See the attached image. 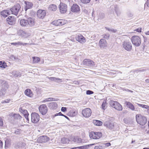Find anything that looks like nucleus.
Segmentation results:
<instances>
[{
    "label": "nucleus",
    "instance_id": "5701e85b",
    "mask_svg": "<svg viewBox=\"0 0 149 149\" xmlns=\"http://www.w3.org/2000/svg\"><path fill=\"white\" fill-rule=\"evenodd\" d=\"M10 13V10H6L2 11L0 13L1 15L4 17L8 16Z\"/></svg>",
    "mask_w": 149,
    "mask_h": 149
},
{
    "label": "nucleus",
    "instance_id": "a18cd8bd",
    "mask_svg": "<svg viewBox=\"0 0 149 149\" xmlns=\"http://www.w3.org/2000/svg\"><path fill=\"white\" fill-rule=\"evenodd\" d=\"M106 105V102L104 101L103 102L102 105V108L104 110L105 109V106Z\"/></svg>",
    "mask_w": 149,
    "mask_h": 149
},
{
    "label": "nucleus",
    "instance_id": "603ef678",
    "mask_svg": "<svg viewBox=\"0 0 149 149\" xmlns=\"http://www.w3.org/2000/svg\"><path fill=\"white\" fill-rule=\"evenodd\" d=\"M28 113H27L26 114H25L24 115V116L25 117V118L26 119V120L28 121H29V119L28 118V115H29Z\"/></svg>",
    "mask_w": 149,
    "mask_h": 149
},
{
    "label": "nucleus",
    "instance_id": "412c9836",
    "mask_svg": "<svg viewBox=\"0 0 149 149\" xmlns=\"http://www.w3.org/2000/svg\"><path fill=\"white\" fill-rule=\"evenodd\" d=\"M6 20L8 23L10 25L14 24L16 21V19L14 17L12 16H9Z\"/></svg>",
    "mask_w": 149,
    "mask_h": 149
},
{
    "label": "nucleus",
    "instance_id": "c9c22d12",
    "mask_svg": "<svg viewBox=\"0 0 149 149\" xmlns=\"http://www.w3.org/2000/svg\"><path fill=\"white\" fill-rule=\"evenodd\" d=\"M95 133L96 134V135H95L96 139H100L102 135V133L101 132H95Z\"/></svg>",
    "mask_w": 149,
    "mask_h": 149
},
{
    "label": "nucleus",
    "instance_id": "0eeeda50",
    "mask_svg": "<svg viewBox=\"0 0 149 149\" xmlns=\"http://www.w3.org/2000/svg\"><path fill=\"white\" fill-rule=\"evenodd\" d=\"M82 113L84 117L88 118L91 116L92 111L89 108H86L82 110Z\"/></svg>",
    "mask_w": 149,
    "mask_h": 149
},
{
    "label": "nucleus",
    "instance_id": "6e6d98bb",
    "mask_svg": "<svg viewBox=\"0 0 149 149\" xmlns=\"http://www.w3.org/2000/svg\"><path fill=\"white\" fill-rule=\"evenodd\" d=\"M3 125V122L2 118L0 117V126Z\"/></svg>",
    "mask_w": 149,
    "mask_h": 149
},
{
    "label": "nucleus",
    "instance_id": "bb28decb",
    "mask_svg": "<svg viewBox=\"0 0 149 149\" xmlns=\"http://www.w3.org/2000/svg\"><path fill=\"white\" fill-rule=\"evenodd\" d=\"M25 3L26 4L25 8L26 11L28 9L31 8L32 7L33 4L32 3L28 1H25Z\"/></svg>",
    "mask_w": 149,
    "mask_h": 149
},
{
    "label": "nucleus",
    "instance_id": "2f4dec72",
    "mask_svg": "<svg viewBox=\"0 0 149 149\" xmlns=\"http://www.w3.org/2000/svg\"><path fill=\"white\" fill-rule=\"evenodd\" d=\"M57 8V6L55 4L50 5L49 7V9L50 10L55 11Z\"/></svg>",
    "mask_w": 149,
    "mask_h": 149
},
{
    "label": "nucleus",
    "instance_id": "0e129e2a",
    "mask_svg": "<svg viewBox=\"0 0 149 149\" xmlns=\"http://www.w3.org/2000/svg\"><path fill=\"white\" fill-rule=\"evenodd\" d=\"M11 58L15 60L17 59L13 55H11Z\"/></svg>",
    "mask_w": 149,
    "mask_h": 149
},
{
    "label": "nucleus",
    "instance_id": "4c0bfd02",
    "mask_svg": "<svg viewBox=\"0 0 149 149\" xmlns=\"http://www.w3.org/2000/svg\"><path fill=\"white\" fill-rule=\"evenodd\" d=\"M95 135L96 134H95V132H92L89 134V136L90 138L93 139H96Z\"/></svg>",
    "mask_w": 149,
    "mask_h": 149
},
{
    "label": "nucleus",
    "instance_id": "774afa93",
    "mask_svg": "<svg viewBox=\"0 0 149 149\" xmlns=\"http://www.w3.org/2000/svg\"><path fill=\"white\" fill-rule=\"evenodd\" d=\"M145 81L146 83H149V79H146L145 80Z\"/></svg>",
    "mask_w": 149,
    "mask_h": 149
},
{
    "label": "nucleus",
    "instance_id": "473e14b6",
    "mask_svg": "<svg viewBox=\"0 0 149 149\" xmlns=\"http://www.w3.org/2000/svg\"><path fill=\"white\" fill-rule=\"evenodd\" d=\"M73 141L75 143H80L82 142V139L81 138L76 136L74 138Z\"/></svg>",
    "mask_w": 149,
    "mask_h": 149
},
{
    "label": "nucleus",
    "instance_id": "5fc2aeb1",
    "mask_svg": "<svg viewBox=\"0 0 149 149\" xmlns=\"http://www.w3.org/2000/svg\"><path fill=\"white\" fill-rule=\"evenodd\" d=\"M141 29L140 27H139L137 29H136L135 31L138 32H141Z\"/></svg>",
    "mask_w": 149,
    "mask_h": 149
},
{
    "label": "nucleus",
    "instance_id": "a211bd4d",
    "mask_svg": "<svg viewBox=\"0 0 149 149\" xmlns=\"http://www.w3.org/2000/svg\"><path fill=\"white\" fill-rule=\"evenodd\" d=\"M75 38L76 40L81 43H84L86 42L85 38L81 34L77 35L76 36Z\"/></svg>",
    "mask_w": 149,
    "mask_h": 149
},
{
    "label": "nucleus",
    "instance_id": "f03ea898",
    "mask_svg": "<svg viewBox=\"0 0 149 149\" xmlns=\"http://www.w3.org/2000/svg\"><path fill=\"white\" fill-rule=\"evenodd\" d=\"M136 118L137 123L140 125H143L147 122L146 117L141 114L136 115Z\"/></svg>",
    "mask_w": 149,
    "mask_h": 149
},
{
    "label": "nucleus",
    "instance_id": "79ce46f5",
    "mask_svg": "<svg viewBox=\"0 0 149 149\" xmlns=\"http://www.w3.org/2000/svg\"><path fill=\"white\" fill-rule=\"evenodd\" d=\"M102 37L107 39H108L110 37V35L107 33L106 34H104L102 35Z\"/></svg>",
    "mask_w": 149,
    "mask_h": 149
},
{
    "label": "nucleus",
    "instance_id": "9b49d317",
    "mask_svg": "<svg viewBox=\"0 0 149 149\" xmlns=\"http://www.w3.org/2000/svg\"><path fill=\"white\" fill-rule=\"evenodd\" d=\"M37 15L38 18L43 19L45 16L46 12L44 10H39L37 12Z\"/></svg>",
    "mask_w": 149,
    "mask_h": 149
},
{
    "label": "nucleus",
    "instance_id": "13d9d810",
    "mask_svg": "<svg viewBox=\"0 0 149 149\" xmlns=\"http://www.w3.org/2000/svg\"><path fill=\"white\" fill-rule=\"evenodd\" d=\"M102 148V146H95V149H100Z\"/></svg>",
    "mask_w": 149,
    "mask_h": 149
},
{
    "label": "nucleus",
    "instance_id": "b1692460",
    "mask_svg": "<svg viewBox=\"0 0 149 149\" xmlns=\"http://www.w3.org/2000/svg\"><path fill=\"white\" fill-rule=\"evenodd\" d=\"M39 139L41 143H45L48 141L49 139L47 136H40Z\"/></svg>",
    "mask_w": 149,
    "mask_h": 149
},
{
    "label": "nucleus",
    "instance_id": "f3484780",
    "mask_svg": "<svg viewBox=\"0 0 149 149\" xmlns=\"http://www.w3.org/2000/svg\"><path fill=\"white\" fill-rule=\"evenodd\" d=\"M104 125L107 128L112 130L114 127V124L111 121H106L104 123Z\"/></svg>",
    "mask_w": 149,
    "mask_h": 149
},
{
    "label": "nucleus",
    "instance_id": "69168bd1",
    "mask_svg": "<svg viewBox=\"0 0 149 149\" xmlns=\"http://www.w3.org/2000/svg\"><path fill=\"white\" fill-rule=\"evenodd\" d=\"M3 146V142L0 140V148H1Z\"/></svg>",
    "mask_w": 149,
    "mask_h": 149
},
{
    "label": "nucleus",
    "instance_id": "72a5a7b5",
    "mask_svg": "<svg viewBox=\"0 0 149 149\" xmlns=\"http://www.w3.org/2000/svg\"><path fill=\"white\" fill-rule=\"evenodd\" d=\"M70 140L69 139L65 137H63L61 139V142L63 144L69 143Z\"/></svg>",
    "mask_w": 149,
    "mask_h": 149
},
{
    "label": "nucleus",
    "instance_id": "c756f323",
    "mask_svg": "<svg viewBox=\"0 0 149 149\" xmlns=\"http://www.w3.org/2000/svg\"><path fill=\"white\" fill-rule=\"evenodd\" d=\"M49 79L51 81H55L58 82H62V79L58 78H56L54 77H50Z\"/></svg>",
    "mask_w": 149,
    "mask_h": 149
},
{
    "label": "nucleus",
    "instance_id": "680f3d73",
    "mask_svg": "<svg viewBox=\"0 0 149 149\" xmlns=\"http://www.w3.org/2000/svg\"><path fill=\"white\" fill-rule=\"evenodd\" d=\"M104 144L107 147L110 146L111 145V144L110 143H104Z\"/></svg>",
    "mask_w": 149,
    "mask_h": 149
},
{
    "label": "nucleus",
    "instance_id": "ea45409f",
    "mask_svg": "<svg viewBox=\"0 0 149 149\" xmlns=\"http://www.w3.org/2000/svg\"><path fill=\"white\" fill-rule=\"evenodd\" d=\"M22 131L20 129H17L15 130V133L17 134H20L22 133Z\"/></svg>",
    "mask_w": 149,
    "mask_h": 149
},
{
    "label": "nucleus",
    "instance_id": "393cba45",
    "mask_svg": "<svg viewBox=\"0 0 149 149\" xmlns=\"http://www.w3.org/2000/svg\"><path fill=\"white\" fill-rule=\"evenodd\" d=\"M24 94L25 95L30 97H32L33 95L32 91L29 89H27L25 90Z\"/></svg>",
    "mask_w": 149,
    "mask_h": 149
},
{
    "label": "nucleus",
    "instance_id": "f704fd0d",
    "mask_svg": "<svg viewBox=\"0 0 149 149\" xmlns=\"http://www.w3.org/2000/svg\"><path fill=\"white\" fill-rule=\"evenodd\" d=\"M33 59V63H37L40 60V58L38 57H32Z\"/></svg>",
    "mask_w": 149,
    "mask_h": 149
},
{
    "label": "nucleus",
    "instance_id": "6ab92c4d",
    "mask_svg": "<svg viewBox=\"0 0 149 149\" xmlns=\"http://www.w3.org/2000/svg\"><path fill=\"white\" fill-rule=\"evenodd\" d=\"M125 104L126 105L127 107L129 108L132 111H136L135 108L134 107V105L130 102L125 101Z\"/></svg>",
    "mask_w": 149,
    "mask_h": 149
},
{
    "label": "nucleus",
    "instance_id": "7c9ffc66",
    "mask_svg": "<svg viewBox=\"0 0 149 149\" xmlns=\"http://www.w3.org/2000/svg\"><path fill=\"white\" fill-rule=\"evenodd\" d=\"M93 123L95 125L98 126H101L102 124V121L97 120H93Z\"/></svg>",
    "mask_w": 149,
    "mask_h": 149
},
{
    "label": "nucleus",
    "instance_id": "4468645a",
    "mask_svg": "<svg viewBox=\"0 0 149 149\" xmlns=\"http://www.w3.org/2000/svg\"><path fill=\"white\" fill-rule=\"evenodd\" d=\"M17 34L19 36L24 38H27L30 36V33L26 32L22 30L18 31Z\"/></svg>",
    "mask_w": 149,
    "mask_h": 149
},
{
    "label": "nucleus",
    "instance_id": "20e7f679",
    "mask_svg": "<svg viewBox=\"0 0 149 149\" xmlns=\"http://www.w3.org/2000/svg\"><path fill=\"white\" fill-rule=\"evenodd\" d=\"M110 104L112 107L118 111H122L123 110L122 106L116 101L111 100L110 101Z\"/></svg>",
    "mask_w": 149,
    "mask_h": 149
},
{
    "label": "nucleus",
    "instance_id": "f257e3e1",
    "mask_svg": "<svg viewBox=\"0 0 149 149\" xmlns=\"http://www.w3.org/2000/svg\"><path fill=\"white\" fill-rule=\"evenodd\" d=\"M0 82L2 85L0 91V96L2 97L4 95L8 92L9 86L6 81L2 80Z\"/></svg>",
    "mask_w": 149,
    "mask_h": 149
},
{
    "label": "nucleus",
    "instance_id": "09e8293b",
    "mask_svg": "<svg viewBox=\"0 0 149 149\" xmlns=\"http://www.w3.org/2000/svg\"><path fill=\"white\" fill-rule=\"evenodd\" d=\"M17 45H26L27 43H23L21 42H17Z\"/></svg>",
    "mask_w": 149,
    "mask_h": 149
},
{
    "label": "nucleus",
    "instance_id": "cd10ccee",
    "mask_svg": "<svg viewBox=\"0 0 149 149\" xmlns=\"http://www.w3.org/2000/svg\"><path fill=\"white\" fill-rule=\"evenodd\" d=\"M27 22V19L26 20L25 19H21L20 21V24L22 26H28Z\"/></svg>",
    "mask_w": 149,
    "mask_h": 149
},
{
    "label": "nucleus",
    "instance_id": "f8f14e48",
    "mask_svg": "<svg viewBox=\"0 0 149 149\" xmlns=\"http://www.w3.org/2000/svg\"><path fill=\"white\" fill-rule=\"evenodd\" d=\"M83 64L85 65L93 66L95 65V63L92 61L90 59H85L83 62Z\"/></svg>",
    "mask_w": 149,
    "mask_h": 149
},
{
    "label": "nucleus",
    "instance_id": "49530a36",
    "mask_svg": "<svg viewBox=\"0 0 149 149\" xmlns=\"http://www.w3.org/2000/svg\"><path fill=\"white\" fill-rule=\"evenodd\" d=\"M127 15L129 17H132L133 16V14L132 13L129 12L127 13Z\"/></svg>",
    "mask_w": 149,
    "mask_h": 149
},
{
    "label": "nucleus",
    "instance_id": "8fccbe9b",
    "mask_svg": "<svg viewBox=\"0 0 149 149\" xmlns=\"http://www.w3.org/2000/svg\"><path fill=\"white\" fill-rule=\"evenodd\" d=\"M93 93V92L90 90H87L86 92V94L87 95H91Z\"/></svg>",
    "mask_w": 149,
    "mask_h": 149
},
{
    "label": "nucleus",
    "instance_id": "864d4df0",
    "mask_svg": "<svg viewBox=\"0 0 149 149\" xmlns=\"http://www.w3.org/2000/svg\"><path fill=\"white\" fill-rule=\"evenodd\" d=\"M48 101H54L55 100V99L54 98L50 97L47 98Z\"/></svg>",
    "mask_w": 149,
    "mask_h": 149
},
{
    "label": "nucleus",
    "instance_id": "1a4fd4ad",
    "mask_svg": "<svg viewBox=\"0 0 149 149\" xmlns=\"http://www.w3.org/2000/svg\"><path fill=\"white\" fill-rule=\"evenodd\" d=\"M67 22V21L63 19H59L56 20H55L53 22L52 24L55 26H58L62 25L65 24Z\"/></svg>",
    "mask_w": 149,
    "mask_h": 149
},
{
    "label": "nucleus",
    "instance_id": "c85d7f7f",
    "mask_svg": "<svg viewBox=\"0 0 149 149\" xmlns=\"http://www.w3.org/2000/svg\"><path fill=\"white\" fill-rule=\"evenodd\" d=\"M95 144H89V145H86L85 146H81L80 147H77V148H73V149H87V148H88L92 146V145H94Z\"/></svg>",
    "mask_w": 149,
    "mask_h": 149
},
{
    "label": "nucleus",
    "instance_id": "e2e57ef3",
    "mask_svg": "<svg viewBox=\"0 0 149 149\" xmlns=\"http://www.w3.org/2000/svg\"><path fill=\"white\" fill-rule=\"evenodd\" d=\"M137 105L139 107L142 108H143L144 104L137 103Z\"/></svg>",
    "mask_w": 149,
    "mask_h": 149
},
{
    "label": "nucleus",
    "instance_id": "052dcab7",
    "mask_svg": "<svg viewBox=\"0 0 149 149\" xmlns=\"http://www.w3.org/2000/svg\"><path fill=\"white\" fill-rule=\"evenodd\" d=\"M143 108L147 109H149V106L144 104Z\"/></svg>",
    "mask_w": 149,
    "mask_h": 149
},
{
    "label": "nucleus",
    "instance_id": "4be33fe9",
    "mask_svg": "<svg viewBox=\"0 0 149 149\" xmlns=\"http://www.w3.org/2000/svg\"><path fill=\"white\" fill-rule=\"evenodd\" d=\"M35 19L33 18L29 17L27 19L28 26L30 27L33 26L35 24Z\"/></svg>",
    "mask_w": 149,
    "mask_h": 149
},
{
    "label": "nucleus",
    "instance_id": "6e6552de",
    "mask_svg": "<svg viewBox=\"0 0 149 149\" xmlns=\"http://www.w3.org/2000/svg\"><path fill=\"white\" fill-rule=\"evenodd\" d=\"M40 119L39 115L36 113H33L31 114V121L33 123H37Z\"/></svg>",
    "mask_w": 149,
    "mask_h": 149
},
{
    "label": "nucleus",
    "instance_id": "c03bdc74",
    "mask_svg": "<svg viewBox=\"0 0 149 149\" xmlns=\"http://www.w3.org/2000/svg\"><path fill=\"white\" fill-rule=\"evenodd\" d=\"M80 1L83 3L86 4L89 3L91 0H80Z\"/></svg>",
    "mask_w": 149,
    "mask_h": 149
},
{
    "label": "nucleus",
    "instance_id": "a19ab883",
    "mask_svg": "<svg viewBox=\"0 0 149 149\" xmlns=\"http://www.w3.org/2000/svg\"><path fill=\"white\" fill-rule=\"evenodd\" d=\"M105 29H106V30H108L109 31H110L113 33H115L117 31V30L116 29H115L113 28L110 29L106 27H105Z\"/></svg>",
    "mask_w": 149,
    "mask_h": 149
},
{
    "label": "nucleus",
    "instance_id": "9d476101",
    "mask_svg": "<svg viewBox=\"0 0 149 149\" xmlns=\"http://www.w3.org/2000/svg\"><path fill=\"white\" fill-rule=\"evenodd\" d=\"M39 109L40 112L43 115H45L48 111L47 108L45 104L40 105L39 108Z\"/></svg>",
    "mask_w": 149,
    "mask_h": 149
},
{
    "label": "nucleus",
    "instance_id": "7ed1b4c3",
    "mask_svg": "<svg viewBox=\"0 0 149 149\" xmlns=\"http://www.w3.org/2000/svg\"><path fill=\"white\" fill-rule=\"evenodd\" d=\"M131 40L132 44L136 46H139L141 44V38L138 36H132Z\"/></svg>",
    "mask_w": 149,
    "mask_h": 149
},
{
    "label": "nucleus",
    "instance_id": "dca6fc26",
    "mask_svg": "<svg viewBox=\"0 0 149 149\" xmlns=\"http://www.w3.org/2000/svg\"><path fill=\"white\" fill-rule=\"evenodd\" d=\"M9 117H13L15 120H20L22 118V116L18 113H10L9 114Z\"/></svg>",
    "mask_w": 149,
    "mask_h": 149
},
{
    "label": "nucleus",
    "instance_id": "de8ad7c7",
    "mask_svg": "<svg viewBox=\"0 0 149 149\" xmlns=\"http://www.w3.org/2000/svg\"><path fill=\"white\" fill-rule=\"evenodd\" d=\"M20 111L24 115L25 114L28 113L27 111L26 110L21 109L20 110Z\"/></svg>",
    "mask_w": 149,
    "mask_h": 149
},
{
    "label": "nucleus",
    "instance_id": "ddd939ff",
    "mask_svg": "<svg viewBox=\"0 0 149 149\" xmlns=\"http://www.w3.org/2000/svg\"><path fill=\"white\" fill-rule=\"evenodd\" d=\"M99 45L100 48L104 49L107 45V42L106 40L104 39H101L99 41Z\"/></svg>",
    "mask_w": 149,
    "mask_h": 149
},
{
    "label": "nucleus",
    "instance_id": "3c124183",
    "mask_svg": "<svg viewBox=\"0 0 149 149\" xmlns=\"http://www.w3.org/2000/svg\"><path fill=\"white\" fill-rule=\"evenodd\" d=\"M10 101V99H7L6 100L3 101L2 102V103H9Z\"/></svg>",
    "mask_w": 149,
    "mask_h": 149
},
{
    "label": "nucleus",
    "instance_id": "aec40b11",
    "mask_svg": "<svg viewBox=\"0 0 149 149\" xmlns=\"http://www.w3.org/2000/svg\"><path fill=\"white\" fill-rule=\"evenodd\" d=\"M71 11L74 13H78L80 10L79 6L77 4H73L71 8Z\"/></svg>",
    "mask_w": 149,
    "mask_h": 149
},
{
    "label": "nucleus",
    "instance_id": "338daca9",
    "mask_svg": "<svg viewBox=\"0 0 149 149\" xmlns=\"http://www.w3.org/2000/svg\"><path fill=\"white\" fill-rule=\"evenodd\" d=\"M146 4L147 6L149 7V0H147L146 3Z\"/></svg>",
    "mask_w": 149,
    "mask_h": 149
},
{
    "label": "nucleus",
    "instance_id": "bf43d9fd",
    "mask_svg": "<svg viewBox=\"0 0 149 149\" xmlns=\"http://www.w3.org/2000/svg\"><path fill=\"white\" fill-rule=\"evenodd\" d=\"M66 107H63L61 108V111L63 112H65L66 111Z\"/></svg>",
    "mask_w": 149,
    "mask_h": 149
},
{
    "label": "nucleus",
    "instance_id": "37998d69",
    "mask_svg": "<svg viewBox=\"0 0 149 149\" xmlns=\"http://www.w3.org/2000/svg\"><path fill=\"white\" fill-rule=\"evenodd\" d=\"M13 75L15 77H17L18 76V72L16 71H13L12 72Z\"/></svg>",
    "mask_w": 149,
    "mask_h": 149
},
{
    "label": "nucleus",
    "instance_id": "2eb2a0df",
    "mask_svg": "<svg viewBox=\"0 0 149 149\" xmlns=\"http://www.w3.org/2000/svg\"><path fill=\"white\" fill-rule=\"evenodd\" d=\"M67 5L63 3H61L60 4L59 10L61 13H64L66 12Z\"/></svg>",
    "mask_w": 149,
    "mask_h": 149
},
{
    "label": "nucleus",
    "instance_id": "423d86ee",
    "mask_svg": "<svg viewBox=\"0 0 149 149\" xmlns=\"http://www.w3.org/2000/svg\"><path fill=\"white\" fill-rule=\"evenodd\" d=\"M122 47L125 50L130 51L132 50V46L130 42L125 41L122 42Z\"/></svg>",
    "mask_w": 149,
    "mask_h": 149
},
{
    "label": "nucleus",
    "instance_id": "a878e982",
    "mask_svg": "<svg viewBox=\"0 0 149 149\" xmlns=\"http://www.w3.org/2000/svg\"><path fill=\"white\" fill-rule=\"evenodd\" d=\"M48 106L51 109H56L58 105L55 102H52L49 104Z\"/></svg>",
    "mask_w": 149,
    "mask_h": 149
},
{
    "label": "nucleus",
    "instance_id": "e433bc0d",
    "mask_svg": "<svg viewBox=\"0 0 149 149\" xmlns=\"http://www.w3.org/2000/svg\"><path fill=\"white\" fill-rule=\"evenodd\" d=\"M26 145V144L25 143H21L20 142H18L17 144V146L18 147V148H24Z\"/></svg>",
    "mask_w": 149,
    "mask_h": 149
},
{
    "label": "nucleus",
    "instance_id": "39448f33",
    "mask_svg": "<svg viewBox=\"0 0 149 149\" xmlns=\"http://www.w3.org/2000/svg\"><path fill=\"white\" fill-rule=\"evenodd\" d=\"M20 8V5L19 4H17L10 9V13L11 12L12 14L17 15L19 13Z\"/></svg>",
    "mask_w": 149,
    "mask_h": 149
},
{
    "label": "nucleus",
    "instance_id": "58836bf2",
    "mask_svg": "<svg viewBox=\"0 0 149 149\" xmlns=\"http://www.w3.org/2000/svg\"><path fill=\"white\" fill-rule=\"evenodd\" d=\"M7 67L6 63L4 62L0 61V67L1 68H5Z\"/></svg>",
    "mask_w": 149,
    "mask_h": 149
},
{
    "label": "nucleus",
    "instance_id": "4d7b16f0",
    "mask_svg": "<svg viewBox=\"0 0 149 149\" xmlns=\"http://www.w3.org/2000/svg\"><path fill=\"white\" fill-rule=\"evenodd\" d=\"M99 17L100 19L103 18L104 17V15L103 13H101L99 15Z\"/></svg>",
    "mask_w": 149,
    "mask_h": 149
}]
</instances>
